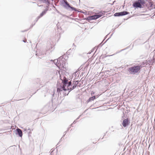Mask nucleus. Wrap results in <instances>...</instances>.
<instances>
[{
  "mask_svg": "<svg viewBox=\"0 0 155 155\" xmlns=\"http://www.w3.org/2000/svg\"><path fill=\"white\" fill-rule=\"evenodd\" d=\"M143 66H134L128 68V71L131 74H135L138 73Z\"/></svg>",
  "mask_w": 155,
  "mask_h": 155,
  "instance_id": "1",
  "label": "nucleus"
},
{
  "mask_svg": "<svg viewBox=\"0 0 155 155\" xmlns=\"http://www.w3.org/2000/svg\"><path fill=\"white\" fill-rule=\"evenodd\" d=\"M65 60L63 57H61V59L59 61V64H58V68L61 70H62L64 71H66L67 70V63L65 61Z\"/></svg>",
  "mask_w": 155,
  "mask_h": 155,
  "instance_id": "2",
  "label": "nucleus"
},
{
  "mask_svg": "<svg viewBox=\"0 0 155 155\" xmlns=\"http://www.w3.org/2000/svg\"><path fill=\"white\" fill-rule=\"evenodd\" d=\"M72 83L71 81L68 82L67 83V85H66V86H60L57 88V92H58V95H59L60 93L61 94V92H62L63 91H67V90H69L70 86H71Z\"/></svg>",
  "mask_w": 155,
  "mask_h": 155,
  "instance_id": "3",
  "label": "nucleus"
},
{
  "mask_svg": "<svg viewBox=\"0 0 155 155\" xmlns=\"http://www.w3.org/2000/svg\"><path fill=\"white\" fill-rule=\"evenodd\" d=\"M145 1L143 0H138L133 4V6L134 8H141L142 5L145 4Z\"/></svg>",
  "mask_w": 155,
  "mask_h": 155,
  "instance_id": "4",
  "label": "nucleus"
},
{
  "mask_svg": "<svg viewBox=\"0 0 155 155\" xmlns=\"http://www.w3.org/2000/svg\"><path fill=\"white\" fill-rule=\"evenodd\" d=\"M105 14V12H101L98 14H96L95 15H94L88 17L87 18V19L89 20H95L101 17L102 15H104Z\"/></svg>",
  "mask_w": 155,
  "mask_h": 155,
  "instance_id": "5",
  "label": "nucleus"
},
{
  "mask_svg": "<svg viewBox=\"0 0 155 155\" xmlns=\"http://www.w3.org/2000/svg\"><path fill=\"white\" fill-rule=\"evenodd\" d=\"M129 12L126 11H123L115 13L114 14V16H120L125 15L129 14Z\"/></svg>",
  "mask_w": 155,
  "mask_h": 155,
  "instance_id": "6",
  "label": "nucleus"
},
{
  "mask_svg": "<svg viewBox=\"0 0 155 155\" xmlns=\"http://www.w3.org/2000/svg\"><path fill=\"white\" fill-rule=\"evenodd\" d=\"M64 3L65 4V5H64V7L66 9H68V7L69 8H71L72 10H74L75 11H76L77 10L76 9V8L73 7H71L70 6L69 4L68 3V2H67V1L66 0H64Z\"/></svg>",
  "mask_w": 155,
  "mask_h": 155,
  "instance_id": "7",
  "label": "nucleus"
},
{
  "mask_svg": "<svg viewBox=\"0 0 155 155\" xmlns=\"http://www.w3.org/2000/svg\"><path fill=\"white\" fill-rule=\"evenodd\" d=\"M130 123L128 119H124L123 120L122 123V125L124 127H125L128 126Z\"/></svg>",
  "mask_w": 155,
  "mask_h": 155,
  "instance_id": "8",
  "label": "nucleus"
},
{
  "mask_svg": "<svg viewBox=\"0 0 155 155\" xmlns=\"http://www.w3.org/2000/svg\"><path fill=\"white\" fill-rule=\"evenodd\" d=\"M16 134L18 135L20 137H21L23 135L22 132L21 130L18 128H17L16 130Z\"/></svg>",
  "mask_w": 155,
  "mask_h": 155,
  "instance_id": "9",
  "label": "nucleus"
},
{
  "mask_svg": "<svg viewBox=\"0 0 155 155\" xmlns=\"http://www.w3.org/2000/svg\"><path fill=\"white\" fill-rule=\"evenodd\" d=\"M48 10V9L47 8H46L44 11H43L42 12V13L40 14V15L38 17V19H38H39L40 18L43 16V15H45L46 13Z\"/></svg>",
  "mask_w": 155,
  "mask_h": 155,
  "instance_id": "10",
  "label": "nucleus"
},
{
  "mask_svg": "<svg viewBox=\"0 0 155 155\" xmlns=\"http://www.w3.org/2000/svg\"><path fill=\"white\" fill-rule=\"evenodd\" d=\"M61 59V57L59 58L58 59H55L53 61V62L58 68V64H59V61Z\"/></svg>",
  "mask_w": 155,
  "mask_h": 155,
  "instance_id": "11",
  "label": "nucleus"
},
{
  "mask_svg": "<svg viewBox=\"0 0 155 155\" xmlns=\"http://www.w3.org/2000/svg\"><path fill=\"white\" fill-rule=\"evenodd\" d=\"M62 80V82L63 84L62 86H66V85H67L68 83V80L65 77H63V79H61Z\"/></svg>",
  "mask_w": 155,
  "mask_h": 155,
  "instance_id": "12",
  "label": "nucleus"
},
{
  "mask_svg": "<svg viewBox=\"0 0 155 155\" xmlns=\"http://www.w3.org/2000/svg\"><path fill=\"white\" fill-rule=\"evenodd\" d=\"M39 1L44 3L46 4L47 5V8H48V7L50 4V2L48 1V0H39Z\"/></svg>",
  "mask_w": 155,
  "mask_h": 155,
  "instance_id": "13",
  "label": "nucleus"
},
{
  "mask_svg": "<svg viewBox=\"0 0 155 155\" xmlns=\"http://www.w3.org/2000/svg\"><path fill=\"white\" fill-rule=\"evenodd\" d=\"M96 99L95 96H93L92 97H90L89 99L87 101V102H89L92 101H93L94 100Z\"/></svg>",
  "mask_w": 155,
  "mask_h": 155,
  "instance_id": "14",
  "label": "nucleus"
},
{
  "mask_svg": "<svg viewBox=\"0 0 155 155\" xmlns=\"http://www.w3.org/2000/svg\"><path fill=\"white\" fill-rule=\"evenodd\" d=\"M64 91V92H63V93L65 95H67L71 91L70 90H67V91Z\"/></svg>",
  "mask_w": 155,
  "mask_h": 155,
  "instance_id": "15",
  "label": "nucleus"
},
{
  "mask_svg": "<svg viewBox=\"0 0 155 155\" xmlns=\"http://www.w3.org/2000/svg\"><path fill=\"white\" fill-rule=\"evenodd\" d=\"M78 84V81H74L73 82L72 85H75L77 86Z\"/></svg>",
  "mask_w": 155,
  "mask_h": 155,
  "instance_id": "16",
  "label": "nucleus"
},
{
  "mask_svg": "<svg viewBox=\"0 0 155 155\" xmlns=\"http://www.w3.org/2000/svg\"><path fill=\"white\" fill-rule=\"evenodd\" d=\"M147 64V63L146 62H143L140 65H138V66H143V67L145 66Z\"/></svg>",
  "mask_w": 155,
  "mask_h": 155,
  "instance_id": "17",
  "label": "nucleus"
},
{
  "mask_svg": "<svg viewBox=\"0 0 155 155\" xmlns=\"http://www.w3.org/2000/svg\"><path fill=\"white\" fill-rule=\"evenodd\" d=\"M73 85V86L72 87H71L69 88V90H70L71 91L72 90L74 89L77 86H75V85Z\"/></svg>",
  "mask_w": 155,
  "mask_h": 155,
  "instance_id": "18",
  "label": "nucleus"
},
{
  "mask_svg": "<svg viewBox=\"0 0 155 155\" xmlns=\"http://www.w3.org/2000/svg\"><path fill=\"white\" fill-rule=\"evenodd\" d=\"M81 115H80L76 120H78L79 118L81 117Z\"/></svg>",
  "mask_w": 155,
  "mask_h": 155,
  "instance_id": "19",
  "label": "nucleus"
},
{
  "mask_svg": "<svg viewBox=\"0 0 155 155\" xmlns=\"http://www.w3.org/2000/svg\"><path fill=\"white\" fill-rule=\"evenodd\" d=\"M151 61H152V64L155 62V61L153 59V60H151Z\"/></svg>",
  "mask_w": 155,
  "mask_h": 155,
  "instance_id": "20",
  "label": "nucleus"
},
{
  "mask_svg": "<svg viewBox=\"0 0 155 155\" xmlns=\"http://www.w3.org/2000/svg\"><path fill=\"white\" fill-rule=\"evenodd\" d=\"M76 120H74V121L73 122V124H75L76 122Z\"/></svg>",
  "mask_w": 155,
  "mask_h": 155,
  "instance_id": "21",
  "label": "nucleus"
},
{
  "mask_svg": "<svg viewBox=\"0 0 155 155\" xmlns=\"http://www.w3.org/2000/svg\"><path fill=\"white\" fill-rule=\"evenodd\" d=\"M24 130L25 131H27V128H25L24 129Z\"/></svg>",
  "mask_w": 155,
  "mask_h": 155,
  "instance_id": "22",
  "label": "nucleus"
},
{
  "mask_svg": "<svg viewBox=\"0 0 155 155\" xmlns=\"http://www.w3.org/2000/svg\"><path fill=\"white\" fill-rule=\"evenodd\" d=\"M28 130H29V133H30L31 130H30V129H29V128L28 129Z\"/></svg>",
  "mask_w": 155,
  "mask_h": 155,
  "instance_id": "23",
  "label": "nucleus"
},
{
  "mask_svg": "<svg viewBox=\"0 0 155 155\" xmlns=\"http://www.w3.org/2000/svg\"><path fill=\"white\" fill-rule=\"evenodd\" d=\"M23 41L24 42H26V40H23Z\"/></svg>",
  "mask_w": 155,
  "mask_h": 155,
  "instance_id": "24",
  "label": "nucleus"
},
{
  "mask_svg": "<svg viewBox=\"0 0 155 155\" xmlns=\"http://www.w3.org/2000/svg\"><path fill=\"white\" fill-rule=\"evenodd\" d=\"M94 93L93 92H92L91 93V94H94Z\"/></svg>",
  "mask_w": 155,
  "mask_h": 155,
  "instance_id": "25",
  "label": "nucleus"
},
{
  "mask_svg": "<svg viewBox=\"0 0 155 155\" xmlns=\"http://www.w3.org/2000/svg\"><path fill=\"white\" fill-rule=\"evenodd\" d=\"M114 54H112V55H110L109 56H113V55H114Z\"/></svg>",
  "mask_w": 155,
  "mask_h": 155,
  "instance_id": "26",
  "label": "nucleus"
},
{
  "mask_svg": "<svg viewBox=\"0 0 155 155\" xmlns=\"http://www.w3.org/2000/svg\"><path fill=\"white\" fill-rule=\"evenodd\" d=\"M115 2H113V3H112V5H113Z\"/></svg>",
  "mask_w": 155,
  "mask_h": 155,
  "instance_id": "27",
  "label": "nucleus"
},
{
  "mask_svg": "<svg viewBox=\"0 0 155 155\" xmlns=\"http://www.w3.org/2000/svg\"><path fill=\"white\" fill-rule=\"evenodd\" d=\"M115 2H113V3H112V5H113Z\"/></svg>",
  "mask_w": 155,
  "mask_h": 155,
  "instance_id": "28",
  "label": "nucleus"
},
{
  "mask_svg": "<svg viewBox=\"0 0 155 155\" xmlns=\"http://www.w3.org/2000/svg\"><path fill=\"white\" fill-rule=\"evenodd\" d=\"M38 6H42V5H38Z\"/></svg>",
  "mask_w": 155,
  "mask_h": 155,
  "instance_id": "29",
  "label": "nucleus"
},
{
  "mask_svg": "<svg viewBox=\"0 0 155 155\" xmlns=\"http://www.w3.org/2000/svg\"><path fill=\"white\" fill-rule=\"evenodd\" d=\"M72 124H71V126H72Z\"/></svg>",
  "mask_w": 155,
  "mask_h": 155,
  "instance_id": "30",
  "label": "nucleus"
},
{
  "mask_svg": "<svg viewBox=\"0 0 155 155\" xmlns=\"http://www.w3.org/2000/svg\"><path fill=\"white\" fill-rule=\"evenodd\" d=\"M102 43V42H101V44H100V45H101Z\"/></svg>",
  "mask_w": 155,
  "mask_h": 155,
  "instance_id": "31",
  "label": "nucleus"
},
{
  "mask_svg": "<svg viewBox=\"0 0 155 155\" xmlns=\"http://www.w3.org/2000/svg\"><path fill=\"white\" fill-rule=\"evenodd\" d=\"M51 61H53V60H51Z\"/></svg>",
  "mask_w": 155,
  "mask_h": 155,
  "instance_id": "32",
  "label": "nucleus"
},
{
  "mask_svg": "<svg viewBox=\"0 0 155 155\" xmlns=\"http://www.w3.org/2000/svg\"><path fill=\"white\" fill-rule=\"evenodd\" d=\"M123 50H124L123 49H122V50H121V51H123Z\"/></svg>",
  "mask_w": 155,
  "mask_h": 155,
  "instance_id": "33",
  "label": "nucleus"
},
{
  "mask_svg": "<svg viewBox=\"0 0 155 155\" xmlns=\"http://www.w3.org/2000/svg\"><path fill=\"white\" fill-rule=\"evenodd\" d=\"M108 39H109V38H108V39H107V40H108Z\"/></svg>",
  "mask_w": 155,
  "mask_h": 155,
  "instance_id": "34",
  "label": "nucleus"
},
{
  "mask_svg": "<svg viewBox=\"0 0 155 155\" xmlns=\"http://www.w3.org/2000/svg\"><path fill=\"white\" fill-rule=\"evenodd\" d=\"M108 39H109V38H108V39H107V40H108Z\"/></svg>",
  "mask_w": 155,
  "mask_h": 155,
  "instance_id": "35",
  "label": "nucleus"
},
{
  "mask_svg": "<svg viewBox=\"0 0 155 155\" xmlns=\"http://www.w3.org/2000/svg\"><path fill=\"white\" fill-rule=\"evenodd\" d=\"M108 39H109V38H108V39H107V40H108Z\"/></svg>",
  "mask_w": 155,
  "mask_h": 155,
  "instance_id": "36",
  "label": "nucleus"
},
{
  "mask_svg": "<svg viewBox=\"0 0 155 155\" xmlns=\"http://www.w3.org/2000/svg\"><path fill=\"white\" fill-rule=\"evenodd\" d=\"M79 1H80V0H79Z\"/></svg>",
  "mask_w": 155,
  "mask_h": 155,
  "instance_id": "37",
  "label": "nucleus"
}]
</instances>
